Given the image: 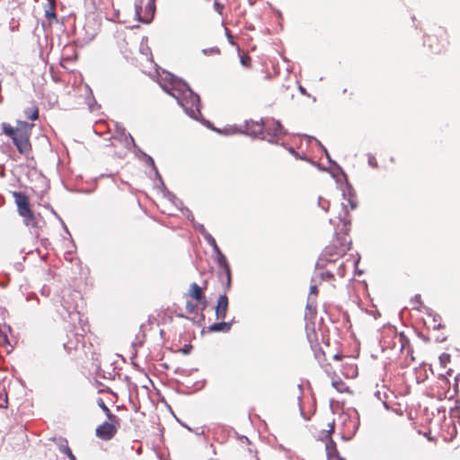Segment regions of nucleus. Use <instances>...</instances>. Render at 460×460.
Here are the masks:
<instances>
[{"label":"nucleus","instance_id":"obj_40","mask_svg":"<svg viewBox=\"0 0 460 460\" xmlns=\"http://www.w3.org/2000/svg\"><path fill=\"white\" fill-rule=\"evenodd\" d=\"M322 279H333V273L330 270H326L324 272H323L322 274Z\"/></svg>","mask_w":460,"mask_h":460},{"label":"nucleus","instance_id":"obj_28","mask_svg":"<svg viewBox=\"0 0 460 460\" xmlns=\"http://www.w3.org/2000/svg\"><path fill=\"white\" fill-rule=\"evenodd\" d=\"M217 131L224 133L225 135H234L236 133H242V127L239 128L236 126H229L225 128L223 130L217 129Z\"/></svg>","mask_w":460,"mask_h":460},{"label":"nucleus","instance_id":"obj_33","mask_svg":"<svg viewBox=\"0 0 460 460\" xmlns=\"http://www.w3.org/2000/svg\"><path fill=\"white\" fill-rule=\"evenodd\" d=\"M58 448L61 453L67 455V453H70V447H68L67 441L64 440L58 445Z\"/></svg>","mask_w":460,"mask_h":460},{"label":"nucleus","instance_id":"obj_35","mask_svg":"<svg viewBox=\"0 0 460 460\" xmlns=\"http://www.w3.org/2000/svg\"><path fill=\"white\" fill-rule=\"evenodd\" d=\"M202 52L204 55L208 56V55H217L219 54V49L217 48V47H213V48H208V49H202Z\"/></svg>","mask_w":460,"mask_h":460},{"label":"nucleus","instance_id":"obj_23","mask_svg":"<svg viewBox=\"0 0 460 460\" xmlns=\"http://www.w3.org/2000/svg\"><path fill=\"white\" fill-rule=\"evenodd\" d=\"M164 197L171 201L177 208L183 210L181 208L182 202L171 191L165 190L164 191Z\"/></svg>","mask_w":460,"mask_h":460},{"label":"nucleus","instance_id":"obj_59","mask_svg":"<svg viewBox=\"0 0 460 460\" xmlns=\"http://www.w3.org/2000/svg\"><path fill=\"white\" fill-rule=\"evenodd\" d=\"M433 39L431 37H428L427 40L431 41Z\"/></svg>","mask_w":460,"mask_h":460},{"label":"nucleus","instance_id":"obj_12","mask_svg":"<svg viewBox=\"0 0 460 460\" xmlns=\"http://www.w3.org/2000/svg\"><path fill=\"white\" fill-rule=\"evenodd\" d=\"M188 296L202 305L201 310L205 308L207 303L206 297L203 295L202 288L196 282L190 285Z\"/></svg>","mask_w":460,"mask_h":460},{"label":"nucleus","instance_id":"obj_8","mask_svg":"<svg viewBox=\"0 0 460 460\" xmlns=\"http://www.w3.org/2000/svg\"><path fill=\"white\" fill-rule=\"evenodd\" d=\"M119 425V419L117 421H111L108 420V421H104L96 428L95 434L102 440H110L116 435Z\"/></svg>","mask_w":460,"mask_h":460},{"label":"nucleus","instance_id":"obj_24","mask_svg":"<svg viewBox=\"0 0 460 460\" xmlns=\"http://www.w3.org/2000/svg\"><path fill=\"white\" fill-rule=\"evenodd\" d=\"M20 216L23 217L26 226L32 227L37 226L36 218L31 210H29V214L24 213L23 215Z\"/></svg>","mask_w":460,"mask_h":460},{"label":"nucleus","instance_id":"obj_26","mask_svg":"<svg viewBox=\"0 0 460 460\" xmlns=\"http://www.w3.org/2000/svg\"><path fill=\"white\" fill-rule=\"evenodd\" d=\"M25 117L31 120H35L39 117V109L36 106L24 111Z\"/></svg>","mask_w":460,"mask_h":460},{"label":"nucleus","instance_id":"obj_50","mask_svg":"<svg viewBox=\"0 0 460 460\" xmlns=\"http://www.w3.org/2000/svg\"><path fill=\"white\" fill-rule=\"evenodd\" d=\"M329 460H345V459L341 457L338 454H334L332 456V457H331Z\"/></svg>","mask_w":460,"mask_h":460},{"label":"nucleus","instance_id":"obj_34","mask_svg":"<svg viewBox=\"0 0 460 460\" xmlns=\"http://www.w3.org/2000/svg\"><path fill=\"white\" fill-rule=\"evenodd\" d=\"M305 137H306L309 141L311 140H314L315 141V143L322 148V150L324 152L326 157L330 160V155L328 154V151L327 149L322 145V143L317 140L316 138L313 137H309V136H305Z\"/></svg>","mask_w":460,"mask_h":460},{"label":"nucleus","instance_id":"obj_62","mask_svg":"<svg viewBox=\"0 0 460 460\" xmlns=\"http://www.w3.org/2000/svg\"><path fill=\"white\" fill-rule=\"evenodd\" d=\"M455 379L456 380H460V377H458V376H455Z\"/></svg>","mask_w":460,"mask_h":460},{"label":"nucleus","instance_id":"obj_15","mask_svg":"<svg viewBox=\"0 0 460 460\" xmlns=\"http://www.w3.org/2000/svg\"><path fill=\"white\" fill-rule=\"evenodd\" d=\"M316 315V299L311 296H308L307 303L305 306V318L307 321L313 320Z\"/></svg>","mask_w":460,"mask_h":460},{"label":"nucleus","instance_id":"obj_29","mask_svg":"<svg viewBox=\"0 0 460 460\" xmlns=\"http://www.w3.org/2000/svg\"><path fill=\"white\" fill-rule=\"evenodd\" d=\"M198 302L197 303H193L191 301H187L186 303V311L189 313V314H197L198 313Z\"/></svg>","mask_w":460,"mask_h":460},{"label":"nucleus","instance_id":"obj_43","mask_svg":"<svg viewBox=\"0 0 460 460\" xmlns=\"http://www.w3.org/2000/svg\"><path fill=\"white\" fill-rule=\"evenodd\" d=\"M368 164H369L372 167H376V166H377V163H376V161L375 157H374V156H372V155H369V157H368Z\"/></svg>","mask_w":460,"mask_h":460},{"label":"nucleus","instance_id":"obj_11","mask_svg":"<svg viewBox=\"0 0 460 460\" xmlns=\"http://www.w3.org/2000/svg\"><path fill=\"white\" fill-rule=\"evenodd\" d=\"M344 433L347 436L352 437L356 434L359 427V420L355 412L354 416L346 415L343 417Z\"/></svg>","mask_w":460,"mask_h":460},{"label":"nucleus","instance_id":"obj_55","mask_svg":"<svg viewBox=\"0 0 460 460\" xmlns=\"http://www.w3.org/2000/svg\"><path fill=\"white\" fill-rule=\"evenodd\" d=\"M429 48L431 49V50H432L433 52H438V51H439V49H434V48L432 47V45H429Z\"/></svg>","mask_w":460,"mask_h":460},{"label":"nucleus","instance_id":"obj_32","mask_svg":"<svg viewBox=\"0 0 460 460\" xmlns=\"http://www.w3.org/2000/svg\"><path fill=\"white\" fill-rule=\"evenodd\" d=\"M318 206L325 212H327L329 210V208H330V201L322 198V197H319L318 198Z\"/></svg>","mask_w":460,"mask_h":460},{"label":"nucleus","instance_id":"obj_14","mask_svg":"<svg viewBox=\"0 0 460 460\" xmlns=\"http://www.w3.org/2000/svg\"><path fill=\"white\" fill-rule=\"evenodd\" d=\"M228 308V298L226 295H221L217 300V305L216 307V316L217 319H225Z\"/></svg>","mask_w":460,"mask_h":460},{"label":"nucleus","instance_id":"obj_18","mask_svg":"<svg viewBox=\"0 0 460 460\" xmlns=\"http://www.w3.org/2000/svg\"><path fill=\"white\" fill-rule=\"evenodd\" d=\"M22 129V122H19V126L17 128H13L9 124H3V130L4 134L10 137L12 139L15 137L21 130Z\"/></svg>","mask_w":460,"mask_h":460},{"label":"nucleus","instance_id":"obj_17","mask_svg":"<svg viewBox=\"0 0 460 460\" xmlns=\"http://www.w3.org/2000/svg\"><path fill=\"white\" fill-rule=\"evenodd\" d=\"M358 262V260L349 261H347L346 262L341 261L337 269V275L340 276L341 278H343L346 274L347 269L350 268V267H356Z\"/></svg>","mask_w":460,"mask_h":460},{"label":"nucleus","instance_id":"obj_30","mask_svg":"<svg viewBox=\"0 0 460 460\" xmlns=\"http://www.w3.org/2000/svg\"><path fill=\"white\" fill-rule=\"evenodd\" d=\"M326 451H327V455H328L329 459L331 457H332V456L334 454H337L336 448H335V443L332 440H330V442H328L326 444Z\"/></svg>","mask_w":460,"mask_h":460},{"label":"nucleus","instance_id":"obj_61","mask_svg":"<svg viewBox=\"0 0 460 460\" xmlns=\"http://www.w3.org/2000/svg\"><path fill=\"white\" fill-rule=\"evenodd\" d=\"M455 379L456 380H460V377H458V376H455Z\"/></svg>","mask_w":460,"mask_h":460},{"label":"nucleus","instance_id":"obj_16","mask_svg":"<svg viewBox=\"0 0 460 460\" xmlns=\"http://www.w3.org/2000/svg\"><path fill=\"white\" fill-rule=\"evenodd\" d=\"M45 17L49 21H57L56 0H47L45 5Z\"/></svg>","mask_w":460,"mask_h":460},{"label":"nucleus","instance_id":"obj_58","mask_svg":"<svg viewBox=\"0 0 460 460\" xmlns=\"http://www.w3.org/2000/svg\"><path fill=\"white\" fill-rule=\"evenodd\" d=\"M300 91H301L302 93H305V89H304L302 86H300Z\"/></svg>","mask_w":460,"mask_h":460},{"label":"nucleus","instance_id":"obj_52","mask_svg":"<svg viewBox=\"0 0 460 460\" xmlns=\"http://www.w3.org/2000/svg\"><path fill=\"white\" fill-rule=\"evenodd\" d=\"M141 50L144 54L147 55L149 52H150V49L148 47H146L144 48L143 46L141 47Z\"/></svg>","mask_w":460,"mask_h":460},{"label":"nucleus","instance_id":"obj_49","mask_svg":"<svg viewBox=\"0 0 460 460\" xmlns=\"http://www.w3.org/2000/svg\"><path fill=\"white\" fill-rule=\"evenodd\" d=\"M214 7L218 13H221V10L223 9V6L217 2L214 3Z\"/></svg>","mask_w":460,"mask_h":460},{"label":"nucleus","instance_id":"obj_54","mask_svg":"<svg viewBox=\"0 0 460 460\" xmlns=\"http://www.w3.org/2000/svg\"><path fill=\"white\" fill-rule=\"evenodd\" d=\"M300 412H301V415L303 416L304 419L309 420V418L305 415V412H304L302 408H300Z\"/></svg>","mask_w":460,"mask_h":460},{"label":"nucleus","instance_id":"obj_56","mask_svg":"<svg viewBox=\"0 0 460 460\" xmlns=\"http://www.w3.org/2000/svg\"><path fill=\"white\" fill-rule=\"evenodd\" d=\"M60 221H61V223H62V225H63L64 228H65L66 230H67L66 226L64 224V222H63L61 219H60Z\"/></svg>","mask_w":460,"mask_h":460},{"label":"nucleus","instance_id":"obj_20","mask_svg":"<svg viewBox=\"0 0 460 460\" xmlns=\"http://www.w3.org/2000/svg\"><path fill=\"white\" fill-rule=\"evenodd\" d=\"M332 385L334 389H336L339 393H345L349 391V387L345 382H343L340 377L336 376L332 378Z\"/></svg>","mask_w":460,"mask_h":460},{"label":"nucleus","instance_id":"obj_31","mask_svg":"<svg viewBox=\"0 0 460 460\" xmlns=\"http://www.w3.org/2000/svg\"><path fill=\"white\" fill-rule=\"evenodd\" d=\"M7 404V395L4 391V387L0 385V408L6 407Z\"/></svg>","mask_w":460,"mask_h":460},{"label":"nucleus","instance_id":"obj_9","mask_svg":"<svg viewBox=\"0 0 460 460\" xmlns=\"http://www.w3.org/2000/svg\"><path fill=\"white\" fill-rule=\"evenodd\" d=\"M265 120L254 121V120H247L244 125L242 127V133H245L247 135L252 137H260L261 139L266 138L265 136Z\"/></svg>","mask_w":460,"mask_h":460},{"label":"nucleus","instance_id":"obj_19","mask_svg":"<svg viewBox=\"0 0 460 460\" xmlns=\"http://www.w3.org/2000/svg\"><path fill=\"white\" fill-rule=\"evenodd\" d=\"M231 323L226 322H221V323H213L211 326H209L210 332H228L231 329Z\"/></svg>","mask_w":460,"mask_h":460},{"label":"nucleus","instance_id":"obj_48","mask_svg":"<svg viewBox=\"0 0 460 460\" xmlns=\"http://www.w3.org/2000/svg\"><path fill=\"white\" fill-rule=\"evenodd\" d=\"M411 303H416L418 305H420V295H416L414 296V298L411 300Z\"/></svg>","mask_w":460,"mask_h":460},{"label":"nucleus","instance_id":"obj_22","mask_svg":"<svg viewBox=\"0 0 460 460\" xmlns=\"http://www.w3.org/2000/svg\"><path fill=\"white\" fill-rule=\"evenodd\" d=\"M98 405L103 411V412L106 414L109 420H111V421L118 420V417L111 411V410L105 404V402H103L102 399L98 400Z\"/></svg>","mask_w":460,"mask_h":460},{"label":"nucleus","instance_id":"obj_42","mask_svg":"<svg viewBox=\"0 0 460 460\" xmlns=\"http://www.w3.org/2000/svg\"><path fill=\"white\" fill-rule=\"evenodd\" d=\"M381 394H382V393H381V391H379V390H377V391H376V392H375V396H376L378 400L382 401V402H383V403L385 404V406L387 408L386 402H385V401L382 398Z\"/></svg>","mask_w":460,"mask_h":460},{"label":"nucleus","instance_id":"obj_2","mask_svg":"<svg viewBox=\"0 0 460 460\" xmlns=\"http://www.w3.org/2000/svg\"><path fill=\"white\" fill-rule=\"evenodd\" d=\"M379 344L382 351L387 352V358L390 359L402 355L407 365L414 361L409 339L394 327H387L383 331Z\"/></svg>","mask_w":460,"mask_h":460},{"label":"nucleus","instance_id":"obj_45","mask_svg":"<svg viewBox=\"0 0 460 460\" xmlns=\"http://www.w3.org/2000/svg\"><path fill=\"white\" fill-rule=\"evenodd\" d=\"M211 247L213 249L215 256H217V254L222 252L221 250L219 249L218 245L217 244V242Z\"/></svg>","mask_w":460,"mask_h":460},{"label":"nucleus","instance_id":"obj_7","mask_svg":"<svg viewBox=\"0 0 460 460\" xmlns=\"http://www.w3.org/2000/svg\"><path fill=\"white\" fill-rule=\"evenodd\" d=\"M265 136L268 142L277 143L278 139L286 134V131L279 120L274 119H265Z\"/></svg>","mask_w":460,"mask_h":460},{"label":"nucleus","instance_id":"obj_27","mask_svg":"<svg viewBox=\"0 0 460 460\" xmlns=\"http://www.w3.org/2000/svg\"><path fill=\"white\" fill-rule=\"evenodd\" d=\"M83 342V334L82 333H75V343H74L72 341H69L67 343H66L64 346L67 349H76L77 345L79 343Z\"/></svg>","mask_w":460,"mask_h":460},{"label":"nucleus","instance_id":"obj_63","mask_svg":"<svg viewBox=\"0 0 460 460\" xmlns=\"http://www.w3.org/2000/svg\"><path fill=\"white\" fill-rule=\"evenodd\" d=\"M256 460H259L258 458H256Z\"/></svg>","mask_w":460,"mask_h":460},{"label":"nucleus","instance_id":"obj_4","mask_svg":"<svg viewBox=\"0 0 460 460\" xmlns=\"http://www.w3.org/2000/svg\"><path fill=\"white\" fill-rule=\"evenodd\" d=\"M116 127V135L113 137V140H119L121 142L127 150L134 149V151H138L146 158V164L155 170V174L161 179V176L159 175V172L155 167L154 159L138 148V146L135 144L132 136L129 133H126L125 128L119 126Z\"/></svg>","mask_w":460,"mask_h":460},{"label":"nucleus","instance_id":"obj_38","mask_svg":"<svg viewBox=\"0 0 460 460\" xmlns=\"http://www.w3.org/2000/svg\"><path fill=\"white\" fill-rule=\"evenodd\" d=\"M348 203L349 204L351 209H355L357 208V202L353 195H349L348 199Z\"/></svg>","mask_w":460,"mask_h":460},{"label":"nucleus","instance_id":"obj_13","mask_svg":"<svg viewBox=\"0 0 460 460\" xmlns=\"http://www.w3.org/2000/svg\"><path fill=\"white\" fill-rule=\"evenodd\" d=\"M13 197L15 199L19 214H29V210H31V208L27 196L22 192H13Z\"/></svg>","mask_w":460,"mask_h":460},{"label":"nucleus","instance_id":"obj_6","mask_svg":"<svg viewBox=\"0 0 460 460\" xmlns=\"http://www.w3.org/2000/svg\"><path fill=\"white\" fill-rule=\"evenodd\" d=\"M32 125L22 122V129L13 137V142L17 150L22 155H28L31 150L30 136Z\"/></svg>","mask_w":460,"mask_h":460},{"label":"nucleus","instance_id":"obj_53","mask_svg":"<svg viewBox=\"0 0 460 460\" xmlns=\"http://www.w3.org/2000/svg\"><path fill=\"white\" fill-rule=\"evenodd\" d=\"M66 456H68L69 460H75V456H74L71 450L70 453H67Z\"/></svg>","mask_w":460,"mask_h":460},{"label":"nucleus","instance_id":"obj_25","mask_svg":"<svg viewBox=\"0 0 460 460\" xmlns=\"http://www.w3.org/2000/svg\"><path fill=\"white\" fill-rule=\"evenodd\" d=\"M65 311L67 314V316L72 320L79 319V312L76 310V308L73 305H63Z\"/></svg>","mask_w":460,"mask_h":460},{"label":"nucleus","instance_id":"obj_41","mask_svg":"<svg viewBox=\"0 0 460 460\" xmlns=\"http://www.w3.org/2000/svg\"><path fill=\"white\" fill-rule=\"evenodd\" d=\"M226 35L228 39L230 44L234 45L232 35L230 34V31L227 28H225Z\"/></svg>","mask_w":460,"mask_h":460},{"label":"nucleus","instance_id":"obj_60","mask_svg":"<svg viewBox=\"0 0 460 460\" xmlns=\"http://www.w3.org/2000/svg\"><path fill=\"white\" fill-rule=\"evenodd\" d=\"M51 211H52V213H53L55 216H57V217H58V215L56 214L55 210H53V209H52Z\"/></svg>","mask_w":460,"mask_h":460},{"label":"nucleus","instance_id":"obj_46","mask_svg":"<svg viewBox=\"0 0 460 460\" xmlns=\"http://www.w3.org/2000/svg\"><path fill=\"white\" fill-rule=\"evenodd\" d=\"M316 293H317V287L315 285L311 286L309 296L315 297Z\"/></svg>","mask_w":460,"mask_h":460},{"label":"nucleus","instance_id":"obj_3","mask_svg":"<svg viewBox=\"0 0 460 460\" xmlns=\"http://www.w3.org/2000/svg\"><path fill=\"white\" fill-rule=\"evenodd\" d=\"M341 221L343 224V235H337L336 239L332 241V243L324 249L317 263L318 265L322 264V261H323L326 262L335 261L336 257L342 256L348 250L350 249L351 242L347 236V233L349 230V226L350 225V220L343 217L341 218Z\"/></svg>","mask_w":460,"mask_h":460},{"label":"nucleus","instance_id":"obj_21","mask_svg":"<svg viewBox=\"0 0 460 460\" xmlns=\"http://www.w3.org/2000/svg\"><path fill=\"white\" fill-rule=\"evenodd\" d=\"M306 331H307V334H306L307 339L311 344V348L313 349H315L319 346V343H318V339H317V335L314 332V329L313 328L312 332H310L309 331V323H306Z\"/></svg>","mask_w":460,"mask_h":460},{"label":"nucleus","instance_id":"obj_1","mask_svg":"<svg viewBox=\"0 0 460 460\" xmlns=\"http://www.w3.org/2000/svg\"><path fill=\"white\" fill-rule=\"evenodd\" d=\"M158 83L164 92L176 99L188 116L199 119L201 115L199 96L184 81L167 71H163L158 74Z\"/></svg>","mask_w":460,"mask_h":460},{"label":"nucleus","instance_id":"obj_10","mask_svg":"<svg viewBox=\"0 0 460 460\" xmlns=\"http://www.w3.org/2000/svg\"><path fill=\"white\" fill-rule=\"evenodd\" d=\"M215 261L220 269L219 277L223 279H226V288L229 289L231 287V270L226 257L221 252L215 256Z\"/></svg>","mask_w":460,"mask_h":460},{"label":"nucleus","instance_id":"obj_37","mask_svg":"<svg viewBox=\"0 0 460 460\" xmlns=\"http://www.w3.org/2000/svg\"><path fill=\"white\" fill-rule=\"evenodd\" d=\"M194 227L197 231H199L202 236L208 233V231L206 230L205 226L202 225V224H194Z\"/></svg>","mask_w":460,"mask_h":460},{"label":"nucleus","instance_id":"obj_47","mask_svg":"<svg viewBox=\"0 0 460 460\" xmlns=\"http://www.w3.org/2000/svg\"><path fill=\"white\" fill-rule=\"evenodd\" d=\"M187 217L190 220H194V216L191 214V212L188 208H184Z\"/></svg>","mask_w":460,"mask_h":460},{"label":"nucleus","instance_id":"obj_36","mask_svg":"<svg viewBox=\"0 0 460 460\" xmlns=\"http://www.w3.org/2000/svg\"><path fill=\"white\" fill-rule=\"evenodd\" d=\"M203 237L206 240V242L208 243V244L210 245V246H212L216 243L215 238L208 232L206 233L203 235Z\"/></svg>","mask_w":460,"mask_h":460},{"label":"nucleus","instance_id":"obj_51","mask_svg":"<svg viewBox=\"0 0 460 460\" xmlns=\"http://www.w3.org/2000/svg\"><path fill=\"white\" fill-rule=\"evenodd\" d=\"M288 151H289V153H290V154L294 155L296 157H297V158H298V157H299V158H301V157L298 155V154L295 151V149H294L293 147H289V148H288Z\"/></svg>","mask_w":460,"mask_h":460},{"label":"nucleus","instance_id":"obj_5","mask_svg":"<svg viewBox=\"0 0 460 460\" xmlns=\"http://www.w3.org/2000/svg\"><path fill=\"white\" fill-rule=\"evenodd\" d=\"M155 0H135V14L139 22H150L155 14Z\"/></svg>","mask_w":460,"mask_h":460},{"label":"nucleus","instance_id":"obj_44","mask_svg":"<svg viewBox=\"0 0 460 460\" xmlns=\"http://www.w3.org/2000/svg\"><path fill=\"white\" fill-rule=\"evenodd\" d=\"M211 247L213 249L215 256H217V254L222 252L221 250L219 249L218 245L217 244V242Z\"/></svg>","mask_w":460,"mask_h":460},{"label":"nucleus","instance_id":"obj_39","mask_svg":"<svg viewBox=\"0 0 460 460\" xmlns=\"http://www.w3.org/2000/svg\"><path fill=\"white\" fill-rule=\"evenodd\" d=\"M240 61L243 66H248L250 64L251 58L249 56H242Z\"/></svg>","mask_w":460,"mask_h":460},{"label":"nucleus","instance_id":"obj_57","mask_svg":"<svg viewBox=\"0 0 460 460\" xmlns=\"http://www.w3.org/2000/svg\"><path fill=\"white\" fill-rule=\"evenodd\" d=\"M412 308L417 309V310H420L419 305H413V306H412Z\"/></svg>","mask_w":460,"mask_h":460}]
</instances>
